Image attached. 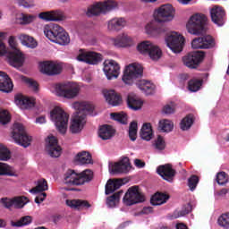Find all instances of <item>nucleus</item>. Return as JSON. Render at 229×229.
<instances>
[{
    "label": "nucleus",
    "instance_id": "f257e3e1",
    "mask_svg": "<svg viewBox=\"0 0 229 229\" xmlns=\"http://www.w3.org/2000/svg\"><path fill=\"white\" fill-rule=\"evenodd\" d=\"M75 110L72 119L70 130L72 133H80L83 130L87 115H94V105L89 101H77L72 105Z\"/></svg>",
    "mask_w": 229,
    "mask_h": 229
},
{
    "label": "nucleus",
    "instance_id": "f03ea898",
    "mask_svg": "<svg viewBox=\"0 0 229 229\" xmlns=\"http://www.w3.org/2000/svg\"><path fill=\"white\" fill-rule=\"evenodd\" d=\"M80 85L76 82H64L52 84L50 92L57 96V98H64V99H74L80 95Z\"/></svg>",
    "mask_w": 229,
    "mask_h": 229
},
{
    "label": "nucleus",
    "instance_id": "7ed1b4c3",
    "mask_svg": "<svg viewBox=\"0 0 229 229\" xmlns=\"http://www.w3.org/2000/svg\"><path fill=\"white\" fill-rule=\"evenodd\" d=\"M92 176L93 174L90 170H84L80 174L73 170H68L64 175L63 182L65 185H83L90 182Z\"/></svg>",
    "mask_w": 229,
    "mask_h": 229
},
{
    "label": "nucleus",
    "instance_id": "20e7f679",
    "mask_svg": "<svg viewBox=\"0 0 229 229\" xmlns=\"http://www.w3.org/2000/svg\"><path fill=\"white\" fill-rule=\"evenodd\" d=\"M50 119L52 123H55L59 133L64 135V133L67 132V128L69 127V114H67L64 108L55 106L50 112Z\"/></svg>",
    "mask_w": 229,
    "mask_h": 229
},
{
    "label": "nucleus",
    "instance_id": "39448f33",
    "mask_svg": "<svg viewBox=\"0 0 229 229\" xmlns=\"http://www.w3.org/2000/svg\"><path fill=\"white\" fill-rule=\"evenodd\" d=\"M207 16L201 13H195L191 15L186 24V30L191 35H203L207 29Z\"/></svg>",
    "mask_w": 229,
    "mask_h": 229
},
{
    "label": "nucleus",
    "instance_id": "423d86ee",
    "mask_svg": "<svg viewBox=\"0 0 229 229\" xmlns=\"http://www.w3.org/2000/svg\"><path fill=\"white\" fill-rule=\"evenodd\" d=\"M11 137L16 144L22 148H29L31 144V136L28 135L22 123H14Z\"/></svg>",
    "mask_w": 229,
    "mask_h": 229
},
{
    "label": "nucleus",
    "instance_id": "0eeeda50",
    "mask_svg": "<svg viewBox=\"0 0 229 229\" xmlns=\"http://www.w3.org/2000/svg\"><path fill=\"white\" fill-rule=\"evenodd\" d=\"M117 8V3L114 0H106L104 2H98L91 5L88 11V17H94L97 15H101V13H108V12H112V10H115Z\"/></svg>",
    "mask_w": 229,
    "mask_h": 229
},
{
    "label": "nucleus",
    "instance_id": "6e6552de",
    "mask_svg": "<svg viewBox=\"0 0 229 229\" xmlns=\"http://www.w3.org/2000/svg\"><path fill=\"white\" fill-rule=\"evenodd\" d=\"M174 7L166 4L154 10L153 19H155V21L159 24H164V22H171V21L174 19Z\"/></svg>",
    "mask_w": 229,
    "mask_h": 229
},
{
    "label": "nucleus",
    "instance_id": "1a4fd4ad",
    "mask_svg": "<svg viewBox=\"0 0 229 229\" xmlns=\"http://www.w3.org/2000/svg\"><path fill=\"white\" fill-rule=\"evenodd\" d=\"M144 69L142 65L139 63H132L125 67L123 76L122 78L123 83L126 85H131L133 80L140 78L142 76Z\"/></svg>",
    "mask_w": 229,
    "mask_h": 229
},
{
    "label": "nucleus",
    "instance_id": "9d476101",
    "mask_svg": "<svg viewBox=\"0 0 229 229\" xmlns=\"http://www.w3.org/2000/svg\"><path fill=\"white\" fill-rule=\"evenodd\" d=\"M165 44L173 53L178 54L183 51L185 46V38L178 32H171L165 38Z\"/></svg>",
    "mask_w": 229,
    "mask_h": 229
},
{
    "label": "nucleus",
    "instance_id": "9b49d317",
    "mask_svg": "<svg viewBox=\"0 0 229 229\" xmlns=\"http://www.w3.org/2000/svg\"><path fill=\"white\" fill-rule=\"evenodd\" d=\"M145 199L144 195L139 191V187L133 186L129 188L125 193L123 203L127 205V207H131V205H136V203H142Z\"/></svg>",
    "mask_w": 229,
    "mask_h": 229
},
{
    "label": "nucleus",
    "instance_id": "f8f14e48",
    "mask_svg": "<svg viewBox=\"0 0 229 229\" xmlns=\"http://www.w3.org/2000/svg\"><path fill=\"white\" fill-rule=\"evenodd\" d=\"M103 71L107 80H117L121 74V65L114 60H106Z\"/></svg>",
    "mask_w": 229,
    "mask_h": 229
},
{
    "label": "nucleus",
    "instance_id": "ddd939ff",
    "mask_svg": "<svg viewBox=\"0 0 229 229\" xmlns=\"http://www.w3.org/2000/svg\"><path fill=\"white\" fill-rule=\"evenodd\" d=\"M103 56L101 54L83 49L79 50L77 55V60L79 62H85L86 64H89V65H96L98 62H101Z\"/></svg>",
    "mask_w": 229,
    "mask_h": 229
},
{
    "label": "nucleus",
    "instance_id": "4468645a",
    "mask_svg": "<svg viewBox=\"0 0 229 229\" xmlns=\"http://www.w3.org/2000/svg\"><path fill=\"white\" fill-rule=\"evenodd\" d=\"M205 54L201 51L191 52L182 57L183 64L189 69H196L203 62Z\"/></svg>",
    "mask_w": 229,
    "mask_h": 229
},
{
    "label": "nucleus",
    "instance_id": "2eb2a0df",
    "mask_svg": "<svg viewBox=\"0 0 229 229\" xmlns=\"http://www.w3.org/2000/svg\"><path fill=\"white\" fill-rule=\"evenodd\" d=\"M144 31L148 37L155 38L164 35L166 30L163 25H160V23L155 20V18H153V20H150L145 24Z\"/></svg>",
    "mask_w": 229,
    "mask_h": 229
},
{
    "label": "nucleus",
    "instance_id": "dca6fc26",
    "mask_svg": "<svg viewBox=\"0 0 229 229\" xmlns=\"http://www.w3.org/2000/svg\"><path fill=\"white\" fill-rule=\"evenodd\" d=\"M39 71L47 76H56L62 72V65L54 61H43L39 63Z\"/></svg>",
    "mask_w": 229,
    "mask_h": 229
},
{
    "label": "nucleus",
    "instance_id": "f3484780",
    "mask_svg": "<svg viewBox=\"0 0 229 229\" xmlns=\"http://www.w3.org/2000/svg\"><path fill=\"white\" fill-rule=\"evenodd\" d=\"M109 42L114 46V47H131V46H135L133 38L126 32H122L115 38H110Z\"/></svg>",
    "mask_w": 229,
    "mask_h": 229
},
{
    "label": "nucleus",
    "instance_id": "a211bd4d",
    "mask_svg": "<svg viewBox=\"0 0 229 229\" xmlns=\"http://www.w3.org/2000/svg\"><path fill=\"white\" fill-rule=\"evenodd\" d=\"M131 165H130V159L128 157L122 158L117 163L109 164V173L111 174H121L123 173H130Z\"/></svg>",
    "mask_w": 229,
    "mask_h": 229
},
{
    "label": "nucleus",
    "instance_id": "6ab92c4d",
    "mask_svg": "<svg viewBox=\"0 0 229 229\" xmlns=\"http://www.w3.org/2000/svg\"><path fill=\"white\" fill-rule=\"evenodd\" d=\"M46 149L52 158H58L62 155V148L58 146V140L53 135L46 139Z\"/></svg>",
    "mask_w": 229,
    "mask_h": 229
},
{
    "label": "nucleus",
    "instance_id": "aec40b11",
    "mask_svg": "<svg viewBox=\"0 0 229 229\" xmlns=\"http://www.w3.org/2000/svg\"><path fill=\"white\" fill-rule=\"evenodd\" d=\"M7 58L9 60L10 65H12V67H14L15 69L22 67L26 60L24 54H22V52L19 48H14L11 50L7 55Z\"/></svg>",
    "mask_w": 229,
    "mask_h": 229
},
{
    "label": "nucleus",
    "instance_id": "412c9836",
    "mask_svg": "<svg viewBox=\"0 0 229 229\" xmlns=\"http://www.w3.org/2000/svg\"><path fill=\"white\" fill-rule=\"evenodd\" d=\"M128 24L126 19L123 17L113 18L106 22V30L109 33H117L121 30H124Z\"/></svg>",
    "mask_w": 229,
    "mask_h": 229
},
{
    "label": "nucleus",
    "instance_id": "4be33fe9",
    "mask_svg": "<svg viewBox=\"0 0 229 229\" xmlns=\"http://www.w3.org/2000/svg\"><path fill=\"white\" fill-rule=\"evenodd\" d=\"M211 20L214 24L216 26H224L225 22L226 21V13L223 7L219 5H215L210 10Z\"/></svg>",
    "mask_w": 229,
    "mask_h": 229
},
{
    "label": "nucleus",
    "instance_id": "5701e85b",
    "mask_svg": "<svg viewBox=\"0 0 229 229\" xmlns=\"http://www.w3.org/2000/svg\"><path fill=\"white\" fill-rule=\"evenodd\" d=\"M64 28L56 23L46 24L43 27L44 35L50 40L51 42H55L56 40V37H58Z\"/></svg>",
    "mask_w": 229,
    "mask_h": 229
},
{
    "label": "nucleus",
    "instance_id": "b1692460",
    "mask_svg": "<svg viewBox=\"0 0 229 229\" xmlns=\"http://www.w3.org/2000/svg\"><path fill=\"white\" fill-rule=\"evenodd\" d=\"M14 103L21 110H28L35 106V98L26 97L22 94H17L14 97Z\"/></svg>",
    "mask_w": 229,
    "mask_h": 229
},
{
    "label": "nucleus",
    "instance_id": "393cba45",
    "mask_svg": "<svg viewBox=\"0 0 229 229\" xmlns=\"http://www.w3.org/2000/svg\"><path fill=\"white\" fill-rule=\"evenodd\" d=\"M103 96L106 103H108V105H111V106H119V105L123 103V98H121V95L115 92V90L114 89H104Z\"/></svg>",
    "mask_w": 229,
    "mask_h": 229
},
{
    "label": "nucleus",
    "instance_id": "a878e982",
    "mask_svg": "<svg viewBox=\"0 0 229 229\" xmlns=\"http://www.w3.org/2000/svg\"><path fill=\"white\" fill-rule=\"evenodd\" d=\"M157 173L160 175L161 178L166 180V182H173V178H174L175 174V172L171 165H164L158 166L157 169Z\"/></svg>",
    "mask_w": 229,
    "mask_h": 229
},
{
    "label": "nucleus",
    "instance_id": "bb28decb",
    "mask_svg": "<svg viewBox=\"0 0 229 229\" xmlns=\"http://www.w3.org/2000/svg\"><path fill=\"white\" fill-rule=\"evenodd\" d=\"M0 90L6 93L13 90V82L4 72H0Z\"/></svg>",
    "mask_w": 229,
    "mask_h": 229
},
{
    "label": "nucleus",
    "instance_id": "cd10ccee",
    "mask_svg": "<svg viewBox=\"0 0 229 229\" xmlns=\"http://www.w3.org/2000/svg\"><path fill=\"white\" fill-rule=\"evenodd\" d=\"M12 76L13 78H14V80H16V81H23V83H26V85H28V87H30V89H32V90H34L35 92L38 90V84L37 83V81L22 76L17 72H12Z\"/></svg>",
    "mask_w": 229,
    "mask_h": 229
},
{
    "label": "nucleus",
    "instance_id": "c85d7f7f",
    "mask_svg": "<svg viewBox=\"0 0 229 229\" xmlns=\"http://www.w3.org/2000/svg\"><path fill=\"white\" fill-rule=\"evenodd\" d=\"M127 106L131 110H140L142 108V100L135 93H129L127 96Z\"/></svg>",
    "mask_w": 229,
    "mask_h": 229
},
{
    "label": "nucleus",
    "instance_id": "c756f323",
    "mask_svg": "<svg viewBox=\"0 0 229 229\" xmlns=\"http://www.w3.org/2000/svg\"><path fill=\"white\" fill-rule=\"evenodd\" d=\"M66 205L74 210H83V208H90L92 207L89 201L82 199H67Z\"/></svg>",
    "mask_w": 229,
    "mask_h": 229
},
{
    "label": "nucleus",
    "instance_id": "7c9ffc66",
    "mask_svg": "<svg viewBox=\"0 0 229 229\" xmlns=\"http://www.w3.org/2000/svg\"><path fill=\"white\" fill-rule=\"evenodd\" d=\"M123 185H124L123 179L108 180L106 184V194L108 195L115 192V191L120 189Z\"/></svg>",
    "mask_w": 229,
    "mask_h": 229
},
{
    "label": "nucleus",
    "instance_id": "2f4dec72",
    "mask_svg": "<svg viewBox=\"0 0 229 229\" xmlns=\"http://www.w3.org/2000/svg\"><path fill=\"white\" fill-rule=\"evenodd\" d=\"M137 87L138 89H140V90H141V92H144V94H146L147 96H150V94H153L155 92V89H157V86H155V84L144 80L140 81L137 83Z\"/></svg>",
    "mask_w": 229,
    "mask_h": 229
},
{
    "label": "nucleus",
    "instance_id": "473e14b6",
    "mask_svg": "<svg viewBox=\"0 0 229 229\" xmlns=\"http://www.w3.org/2000/svg\"><path fill=\"white\" fill-rule=\"evenodd\" d=\"M115 133V131L114 130V127L110 125H102L98 129V136L102 140H109V139H112Z\"/></svg>",
    "mask_w": 229,
    "mask_h": 229
},
{
    "label": "nucleus",
    "instance_id": "72a5a7b5",
    "mask_svg": "<svg viewBox=\"0 0 229 229\" xmlns=\"http://www.w3.org/2000/svg\"><path fill=\"white\" fill-rule=\"evenodd\" d=\"M74 161L76 164H79V165H85L86 164H90L92 162V157L89 152L82 151L75 156Z\"/></svg>",
    "mask_w": 229,
    "mask_h": 229
},
{
    "label": "nucleus",
    "instance_id": "f704fd0d",
    "mask_svg": "<svg viewBox=\"0 0 229 229\" xmlns=\"http://www.w3.org/2000/svg\"><path fill=\"white\" fill-rule=\"evenodd\" d=\"M167 199H169V195L157 192L152 196L150 203L154 207H158L160 205H164L165 203H167Z\"/></svg>",
    "mask_w": 229,
    "mask_h": 229
},
{
    "label": "nucleus",
    "instance_id": "c9c22d12",
    "mask_svg": "<svg viewBox=\"0 0 229 229\" xmlns=\"http://www.w3.org/2000/svg\"><path fill=\"white\" fill-rule=\"evenodd\" d=\"M0 176H14L17 178L19 174H17L13 167L8 164L0 162Z\"/></svg>",
    "mask_w": 229,
    "mask_h": 229
},
{
    "label": "nucleus",
    "instance_id": "e433bc0d",
    "mask_svg": "<svg viewBox=\"0 0 229 229\" xmlns=\"http://www.w3.org/2000/svg\"><path fill=\"white\" fill-rule=\"evenodd\" d=\"M154 47H155V43L149 40H145L138 44L137 50L141 55H149L151 48H153Z\"/></svg>",
    "mask_w": 229,
    "mask_h": 229
},
{
    "label": "nucleus",
    "instance_id": "4c0bfd02",
    "mask_svg": "<svg viewBox=\"0 0 229 229\" xmlns=\"http://www.w3.org/2000/svg\"><path fill=\"white\" fill-rule=\"evenodd\" d=\"M140 137L143 140L149 141L153 139V129L151 128V123H144L141 131Z\"/></svg>",
    "mask_w": 229,
    "mask_h": 229
},
{
    "label": "nucleus",
    "instance_id": "58836bf2",
    "mask_svg": "<svg viewBox=\"0 0 229 229\" xmlns=\"http://www.w3.org/2000/svg\"><path fill=\"white\" fill-rule=\"evenodd\" d=\"M19 39L21 40L23 46H26L27 47H30V49H35V47H37L38 46L35 38H33L32 37L27 34H21L19 36Z\"/></svg>",
    "mask_w": 229,
    "mask_h": 229
},
{
    "label": "nucleus",
    "instance_id": "ea45409f",
    "mask_svg": "<svg viewBox=\"0 0 229 229\" xmlns=\"http://www.w3.org/2000/svg\"><path fill=\"white\" fill-rule=\"evenodd\" d=\"M70 42L71 38H69V34L64 29H62L61 33L57 35L54 41L55 44H58L59 46H67Z\"/></svg>",
    "mask_w": 229,
    "mask_h": 229
},
{
    "label": "nucleus",
    "instance_id": "a19ab883",
    "mask_svg": "<svg viewBox=\"0 0 229 229\" xmlns=\"http://www.w3.org/2000/svg\"><path fill=\"white\" fill-rule=\"evenodd\" d=\"M158 128L160 131H163V133H169V131H173V128H174V123L167 119L160 120Z\"/></svg>",
    "mask_w": 229,
    "mask_h": 229
},
{
    "label": "nucleus",
    "instance_id": "79ce46f5",
    "mask_svg": "<svg viewBox=\"0 0 229 229\" xmlns=\"http://www.w3.org/2000/svg\"><path fill=\"white\" fill-rule=\"evenodd\" d=\"M123 195V191H118L114 195L108 197L106 199V205L109 208H114V207L119 205V199H121V196Z\"/></svg>",
    "mask_w": 229,
    "mask_h": 229
},
{
    "label": "nucleus",
    "instance_id": "37998d69",
    "mask_svg": "<svg viewBox=\"0 0 229 229\" xmlns=\"http://www.w3.org/2000/svg\"><path fill=\"white\" fill-rule=\"evenodd\" d=\"M35 19H37V16L33 14L21 13L18 17V22L22 26H26L28 24H31V22H33Z\"/></svg>",
    "mask_w": 229,
    "mask_h": 229
},
{
    "label": "nucleus",
    "instance_id": "c03bdc74",
    "mask_svg": "<svg viewBox=\"0 0 229 229\" xmlns=\"http://www.w3.org/2000/svg\"><path fill=\"white\" fill-rule=\"evenodd\" d=\"M47 181H46V179H39L37 182L36 187L30 190V192L32 194H37V192H44V191H47Z\"/></svg>",
    "mask_w": 229,
    "mask_h": 229
},
{
    "label": "nucleus",
    "instance_id": "a18cd8bd",
    "mask_svg": "<svg viewBox=\"0 0 229 229\" xmlns=\"http://www.w3.org/2000/svg\"><path fill=\"white\" fill-rule=\"evenodd\" d=\"M148 55L151 60L157 62L162 58V49H160V47L155 44L154 47L150 48Z\"/></svg>",
    "mask_w": 229,
    "mask_h": 229
},
{
    "label": "nucleus",
    "instance_id": "49530a36",
    "mask_svg": "<svg viewBox=\"0 0 229 229\" xmlns=\"http://www.w3.org/2000/svg\"><path fill=\"white\" fill-rule=\"evenodd\" d=\"M193 123L194 119L192 118V115H188L181 121L180 128L182 130V131H187V130L191 129V126H192Z\"/></svg>",
    "mask_w": 229,
    "mask_h": 229
},
{
    "label": "nucleus",
    "instance_id": "de8ad7c7",
    "mask_svg": "<svg viewBox=\"0 0 229 229\" xmlns=\"http://www.w3.org/2000/svg\"><path fill=\"white\" fill-rule=\"evenodd\" d=\"M217 225L221 228L229 229V212L222 214L217 218Z\"/></svg>",
    "mask_w": 229,
    "mask_h": 229
},
{
    "label": "nucleus",
    "instance_id": "09e8293b",
    "mask_svg": "<svg viewBox=\"0 0 229 229\" xmlns=\"http://www.w3.org/2000/svg\"><path fill=\"white\" fill-rule=\"evenodd\" d=\"M53 22H62V21H67V16L61 10L52 11Z\"/></svg>",
    "mask_w": 229,
    "mask_h": 229
},
{
    "label": "nucleus",
    "instance_id": "8fccbe9b",
    "mask_svg": "<svg viewBox=\"0 0 229 229\" xmlns=\"http://www.w3.org/2000/svg\"><path fill=\"white\" fill-rule=\"evenodd\" d=\"M13 203H14V208H22L24 205H27V203L30 202L28 198L24 196H18V197H13Z\"/></svg>",
    "mask_w": 229,
    "mask_h": 229
},
{
    "label": "nucleus",
    "instance_id": "3c124183",
    "mask_svg": "<svg viewBox=\"0 0 229 229\" xmlns=\"http://www.w3.org/2000/svg\"><path fill=\"white\" fill-rule=\"evenodd\" d=\"M111 117H112V119H114V121H117L121 124H126V123L128 121V115L124 113L111 114Z\"/></svg>",
    "mask_w": 229,
    "mask_h": 229
},
{
    "label": "nucleus",
    "instance_id": "603ef678",
    "mask_svg": "<svg viewBox=\"0 0 229 229\" xmlns=\"http://www.w3.org/2000/svg\"><path fill=\"white\" fill-rule=\"evenodd\" d=\"M202 81L199 80H191L189 81L188 89L191 90V92H198L199 89H201Z\"/></svg>",
    "mask_w": 229,
    "mask_h": 229
},
{
    "label": "nucleus",
    "instance_id": "864d4df0",
    "mask_svg": "<svg viewBox=\"0 0 229 229\" xmlns=\"http://www.w3.org/2000/svg\"><path fill=\"white\" fill-rule=\"evenodd\" d=\"M10 158H12L10 150L0 143V160L3 162H7V160H10Z\"/></svg>",
    "mask_w": 229,
    "mask_h": 229
},
{
    "label": "nucleus",
    "instance_id": "5fc2aeb1",
    "mask_svg": "<svg viewBox=\"0 0 229 229\" xmlns=\"http://www.w3.org/2000/svg\"><path fill=\"white\" fill-rule=\"evenodd\" d=\"M32 221L31 216H26L21 217L20 220L17 222H12V226H26L30 225Z\"/></svg>",
    "mask_w": 229,
    "mask_h": 229
},
{
    "label": "nucleus",
    "instance_id": "6e6d98bb",
    "mask_svg": "<svg viewBox=\"0 0 229 229\" xmlns=\"http://www.w3.org/2000/svg\"><path fill=\"white\" fill-rule=\"evenodd\" d=\"M15 4L22 8H35V2L33 0H15Z\"/></svg>",
    "mask_w": 229,
    "mask_h": 229
},
{
    "label": "nucleus",
    "instance_id": "4d7b16f0",
    "mask_svg": "<svg viewBox=\"0 0 229 229\" xmlns=\"http://www.w3.org/2000/svg\"><path fill=\"white\" fill-rule=\"evenodd\" d=\"M155 149H158V151H162L165 149V140L162 136H158L153 143Z\"/></svg>",
    "mask_w": 229,
    "mask_h": 229
},
{
    "label": "nucleus",
    "instance_id": "13d9d810",
    "mask_svg": "<svg viewBox=\"0 0 229 229\" xmlns=\"http://www.w3.org/2000/svg\"><path fill=\"white\" fill-rule=\"evenodd\" d=\"M137 130H138V125L136 122L131 123L129 127V137L132 141L137 140Z\"/></svg>",
    "mask_w": 229,
    "mask_h": 229
},
{
    "label": "nucleus",
    "instance_id": "bf43d9fd",
    "mask_svg": "<svg viewBox=\"0 0 229 229\" xmlns=\"http://www.w3.org/2000/svg\"><path fill=\"white\" fill-rule=\"evenodd\" d=\"M12 119L10 113L6 110L0 109V124H8Z\"/></svg>",
    "mask_w": 229,
    "mask_h": 229
},
{
    "label": "nucleus",
    "instance_id": "052dcab7",
    "mask_svg": "<svg viewBox=\"0 0 229 229\" xmlns=\"http://www.w3.org/2000/svg\"><path fill=\"white\" fill-rule=\"evenodd\" d=\"M228 174L225 172H220L216 174V182L218 185H225V183H228Z\"/></svg>",
    "mask_w": 229,
    "mask_h": 229
},
{
    "label": "nucleus",
    "instance_id": "680f3d73",
    "mask_svg": "<svg viewBox=\"0 0 229 229\" xmlns=\"http://www.w3.org/2000/svg\"><path fill=\"white\" fill-rule=\"evenodd\" d=\"M201 38L203 46H206L204 47V49H210V47H214V38H211V36H204Z\"/></svg>",
    "mask_w": 229,
    "mask_h": 229
},
{
    "label": "nucleus",
    "instance_id": "e2e57ef3",
    "mask_svg": "<svg viewBox=\"0 0 229 229\" xmlns=\"http://www.w3.org/2000/svg\"><path fill=\"white\" fill-rule=\"evenodd\" d=\"M199 182V179L196 175H192L188 179V187L191 191L196 190V187H198Z\"/></svg>",
    "mask_w": 229,
    "mask_h": 229
},
{
    "label": "nucleus",
    "instance_id": "0e129e2a",
    "mask_svg": "<svg viewBox=\"0 0 229 229\" xmlns=\"http://www.w3.org/2000/svg\"><path fill=\"white\" fill-rule=\"evenodd\" d=\"M38 18L46 22H53L52 11L42 12L38 13Z\"/></svg>",
    "mask_w": 229,
    "mask_h": 229
},
{
    "label": "nucleus",
    "instance_id": "69168bd1",
    "mask_svg": "<svg viewBox=\"0 0 229 229\" xmlns=\"http://www.w3.org/2000/svg\"><path fill=\"white\" fill-rule=\"evenodd\" d=\"M202 41V38L193 39L191 42V47L193 49H205V47H207V45H203Z\"/></svg>",
    "mask_w": 229,
    "mask_h": 229
},
{
    "label": "nucleus",
    "instance_id": "338daca9",
    "mask_svg": "<svg viewBox=\"0 0 229 229\" xmlns=\"http://www.w3.org/2000/svg\"><path fill=\"white\" fill-rule=\"evenodd\" d=\"M14 199H8V198H3L1 199V203H3L4 207L5 208H10L12 207H14Z\"/></svg>",
    "mask_w": 229,
    "mask_h": 229
},
{
    "label": "nucleus",
    "instance_id": "774afa93",
    "mask_svg": "<svg viewBox=\"0 0 229 229\" xmlns=\"http://www.w3.org/2000/svg\"><path fill=\"white\" fill-rule=\"evenodd\" d=\"M163 112L166 114H174V103L165 105L163 108Z\"/></svg>",
    "mask_w": 229,
    "mask_h": 229
}]
</instances>
